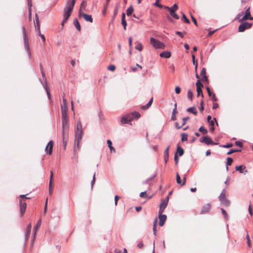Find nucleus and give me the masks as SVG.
Listing matches in <instances>:
<instances>
[{"label": "nucleus", "mask_w": 253, "mask_h": 253, "mask_svg": "<svg viewBox=\"0 0 253 253\" xmlns=\"http://www.w3.org/2000/svg\"><path fill=\"white\" fill-rule=\"evenodd\" d=\"M127 118V120L131 122V121L134 119H138L140 118V115L137 112H133L129 114L125 115Z\"/></svg>", "instance_id": "0eeeda50"}, {"label": "nucleus", "mask_w": 253, "mask_h": 253, "mask_svg": "<svg viewBox=\"0 0 253 253\" xmlns=\"http://www.w3.org/2000/svg\"><path fill=\"white\" fill-rule=\"evenodd\" d=\"M74 6V3L66 1V5L63 9V22H66L69 19Z\"/></svg>", "instance_id": "f257e3e1"}, {"label": "nucleus", "mask_w": 253, "mask_h": 253, "mask_svg": "<svg viewBox=\"0 0 253 253\" xmlns=\"http://www.w3.org/2000/svg\"><path fill=\"white\" fill-rule=\"evenodd\" d=\"M164 8L167 10H173L176 11L178 9L177 5L175 3L172 7H170L167 6H165Z\"/></svg>", "instance_id": "5701e85b"}, {"label": "nucleus", "mask_w": 253, "mask_h": 253, "mask_svg": "<svg viewBox=\"0 0 253 253\" xmlns=\"http://www.w3.org/2000/svg\"><path fill=\"white\" fill-rule=\"evenodd\" d=\"M153 102V98H152L148 102V103L142 107L143 109H147L151 105Z\"/></svg>", "instance_id": "4c0bfd02"}, {"label": "nucleus", "mask_w": 253, "mask_h": 253, "mask_svg": "<svg viewBox=\"0 0 253 253\" xmlns=\"http://www.w3.org/2000/svg\"><path fill=\"white\" fill-rule=\"evenodd\" d=\"M243 167L242 165L238 166L236 167L235 169L236 170L239 171L240 173L245 174L248 172V170L246 167L243 168Z\"/></svg>", "instance_id": "dca6fc26"}, {"label": "nucleus", "mask_w": 253, "mask_h": 253, "mask_svg": "<svg viewBox=\"0 0 253 253\" xmlns=\"http://www.w3.org/2000/svg\"><path fill=\"white\" fill-rule=\"evenodd\" d=\"M95 173H94L93 175V178H92V180H91V188H92L93 185L95 183Z\"/></svg>", "instance_id": "bf43d9fd"}, {"label": "nucleus", "mask_w": 253, "mask_h": 253, "mask_svg": "<svg viewBox=\"0 0 253 253\" xmlns=\"http://www.w3.org/2000/svg\"><path fill=\"white\" fill-rule=\"evenodd\" d=\"M121 23H122V25L123 26L124 30H126V27L127 25V23L125 20V13H122Z\"/></svg>", "instance_id": "412c9836"}, {"label": "nucleus", "mask_w": 253, "mask_h": 253, "mask_svg": "<svg viewBox=\"0 0 253 253\" xmlns=\"http://www.w3.org/2000/svg\"><path fill=\"white\" fill-rule=\"evenodd\" d=\"M107 143L108 144V147H109V148L110 149V151L111 152L115 151L114 148L112 146V143L111 141L110 140H108L107 141Z\"/></svg>", "instance_id": "c9c22d12"}, {"label": "nucleus", "mask_w": 253, "mask_h": 253, "mask_svg": "<svg viewBox=\"0 0 253 253\" xmlns=\"http://www.w3.org/2000/svg\"><path fill=\"white\" fill-rule=\"evenodd\" d=\"M225 199H226L225 196V190L223 189L219 196V201H222V200Z\"/></svg>", "instance_id": "2f4dec72"}, {"label": "nucleus", "mask_w": 253, "mask_h": 253, "mask_svg": "<svg viewBox=\"0 0 253 253\" xmlns=\"http://www.w3.org/2000/svg\"><path fill=\"white\" fill-rule=\"evenodd\" d=\"M157 176V173H155L151 177L147 178L146 180L143 181L142 183L144 184H150L149 181L152 180Z\"/></svg>", "instance_id": "393cba45"}, {"label": "nucleus", "mask_w": 253, "mask_h": 253, "mask_svg": "<svg viewBox=\"0 0 253 253\" xmlns=\"http://www.w3.org/2000/svg\"><path fill=\"white\" fill-rule=\"evenodd\" d=\"M78 15L79 17H83L84 19L87 22H89L90 23L93 22V19L91 16L90 15H88L85 13H83L82 11H81V9H79Z\"/></svg>", "instance_id": "6e6552de"}, {"label": "nucleus", "mask_w": 253, "mask_h": 253, "mask_svg": "<svg viewBox=\"0 0 253 253\" xmlns=\"http://www.w3.org/2000/svg\"><path fill=\"white\" fill-rule=\"evenodd\" d=\"M150 43L155 48L163 49L165 47V44L163 42L154 39V38H151L150 39Z\"/></svg>", "instance_id": "7ed1b4c3"}, {"label": "nucleus", "mask_w": 253, "mask_h": 253, "mask_svg": "<svg viewBox=\"0 0 253 253\" xmlns=\"http://www.w3.org/2000/svg\"><path fill=\"white\" fill-rule=\"evenodd\" d=\"M233 146L232 143H228L225 145L221 146L223 148H230Z\"/></svg>", "instance_id": "e2e57ef3"}, {"label": "nucleus", "mask_w": 253, "mask_h": 253, "mask_svg": "<svg viewBox=\"0 0 253 253\" xmlns=\"http://www.w3.org/2000/svg\"><path fill=\"white\" fill-rule=\"evenodd\" d=\"M199 130L200 132H202L203 134H205L207 133L208 131L207 129H206L203 126H201L199 129Z\"/></svg>", "instance_id": "37998d69"}, {"label": "nucleus", "mask_w": 253, "mask_h": 253, "mask_svg": "<svg viewBox=\"0 0 253 253\" xmlns=\"http://www.w3.org/2000/svg\"><path fill=\"white\" fill-rule=\"evenodd\" d=\"M252 26V24L249 22H245L242 23L239 26L238 31L239 32H243L246 29H250Z\"/></svg>", "instance_id": "423d86ee"}, {"label": "nucleus", "mask_w": 253, "mask_h": 253, "mask_svg": "<svg viewBox=\"0 0 253 253\" xmlns=\"http://www.w3.org/2000/svg\"><path fill=\"white\" fill-rule=\"evenodd\" d=\"M176 153H178L179 156H182L184 154L183 149L178 146L177 147V151Z\"/></svg>", "instance_id": "7c9ffc66"}, {"label": "nucleus", "mask_w": 253, "mask_h": 253, "mask_svg": "<svg viewBox=\"0 0 253 253\" xmlns=\"http://www.w3.org/2000/svg\"><path fill=\"white\" fill-rule=\"evenodd\" d=\"M196 85L197 88H202L203 86L202 84L200 82L199 80H198L196 82Z\"/></svg>", "instance_id": "603ef678"}, {"label": "nucleus", "mask_w": 253, "mask_h": 253, "mask_svg": "<svg viewBox=\"0 0 253 253\" xmlns=\"http://www.w3.org/2000/svg\"><path fill=\"white\" fill-rule=\"evenodd\" d=\"M233 160L232 158L230 157H228L227 158V162H226V165L227 166H230L231 165L232 163Z\"/></svg>", "instance_id": "09e8293b"}, {"label": "nucleus", "mask_w": 253, "mask_h": 253, "mask_svg": "<svg viewBox=\"0 0 253 253\" xmlns=\"http://www.w3.org/2000/svg\"><path fill=\"white\" fill-rule=\"evenodd\" d=\"M181 91V88L179 86H176L175 88V92L176 94L180 93Z\"/></svg>", "instance_id": "052dcab7"}, {"label": "nucleus", "mask_w": 253, "mask_h": 253, "mask_svg": "<svg viewBox=\"0 0 253 253\" xmlns=\"http://www.w3.org/2000/svg\"><path fill=\"white\" fill-rule=\"evenodd\" d=\"M171 56V53L168 51H165L160 54V56L163 58H169Z\"/></svg>", "instance_id": "aec40b11"}, {"label": "nucleus", "mask_w": 253, "mask_h": 253, "mask_svg": "<svg viewBox=\"0 0 253 253\" xmlns=\"http://www.w3.org/2000/svg\"><path fill=\"white\" fill-rule=\"evenodd\" d=\"M19 205H20V211L21 214L22 215H23L26 211L27 204L24 200H20Z\"/></svg>", "instance_id": "9d476101"}, {"label": "nucleus", "mask_w": 253, "mask_h": 253, "mask_svg": "<svg viewBox=\"0 0 253 253\" xmlns=\"http://www.w3.org/2000/svg\"><path fill=\"white\" fill-rule=\"evenodd\" d=\"M192 97H193V93L190 89H189L188 90V93H187V97L189 99L191 100L192 99Z\"/></svg>", "instance_id": "ea45409f"}, {"label": "nucleus", "mask_w": 253, "mask_h": 253, "mask_svg": "<svg viewBox=\"0 0 253 253\" xmlns=\"http://www.w3.org/2000/svg\"><path fill=\"white\" fill-rule=\"evenodd\" d=\"M84 129L81 121H79L77 124V129L76 133H83Z\"/></svg>", "instance_id": "f3484780"}, {"label": "nucleus", "mask_w": 253, "mask_h": 253, "mask_svg": "<svg viewBox=\"0 0 253 253\" xmlns=\"http://www.w3.org/2000/svg\"><path fill=\"white\" fill-rule=\"evenodd\" d=\"M211 209V205L210 204H207L204 205L201 209V214H205L209 212Z\"/></svg>", "instance_id": "ddd939ff"}, {"label": "nucleus", "mask_w": 253, "mask_h": 253, "mask_svg": "<svg viewBox=\"0 0 253 253\" xmlns=\"http://www.w3.org/2000/svg\"><path fill=\"white\" fill-rule=\"evenodd\" d=\"M170 146H169L167 147V148L166 149V150L164 151V160L166 163H167L168 160L169 159V149Z\"/></svg>", "instance_id": "4be33fe9"}, {"label": "nucleus", "mask_w": 253, "mask_h": 253, "mask_svg": "<svg viewBox=\"0 0 253 253\" xmlns=\"http://www.w3.org/2000/svg\"><path fill=\"white\" fill-rule=\"evenodd\" d=\"M235 145L238 146H239L240 147H242L243 146V144L240 141H237L235 142Z\"/></svg>", "instance_id": "0e129e2a"}, {"label": "nucleus", "mask_w": 253, "mask_h": 253, "mask_svg": "<svg viewBox=\"0 0 253 253\" xmlns=\"http://www.w3.org/2000/svg\"><path fill=\"white\" fill-rule=\"evenodd\" d=\"M160 0H156V2L153 4L154 5L159 7V8H164V5L159 4Z\"/></svg>", "instance_id": "58836bf2"}, {"label": "nucleus", "mask_w": 253, "mask_h": 253, "mask_svg": "<svg viewBox=\"0 0 253 253\" xmlns=\"http://www.w3.org/2000/svg\"><path fill=\"white\" fill-rule=\"evenodd\" d=\"M174 126L178 129L181 128L183 126H182V125H179L178 123H175Z\"/></svg>", "instance_id": "69168bd1"}, {"label": "nucleus", "mask_w": 253, "mask_h": 253, "mask_svg": "<svg viewBox=\"0 0 253 253\" xmlns=\"http://www.w3.org/2000/svg\"><path fill=\"white\" fill-rule=\"evenodd\" d=\"M53 172L52 171H50V180H49V188H48V191L50 195H51L52 193V178H53Z\"/></svg>", "instance_id": "a211bd4d"}, {"label": "nucleus", "mask_w": 253, "mask_h": 253, "mask_svg": "<svg viewBox=\"0 0 253 253\" xmlns=\"http://www.w3.org/2000/svg\"><path fill=\"white\" fill-rule=\"evenodd\" d=\"M191 17L192 20L193 22V23H194V24L196 26H197L198 25L196 19L194 18V17L192 14L191 15Z\"/></svg>", "instance_id": "338daca9"}, {"label": "nucleus", "mask_w": 253, "mask_h": 253, "mask_svg": "<svg viewBox=\"0 0 253 253\" xmlns=\"http://www.w3.org/2000/svg\"><path fill=\"white\" fill-rule=\"evenodd\" d=\"M216 122V125H217L218 124L216 121L215 118H213V120H211L209 122H208L211 126H214V123Z\"/></svg>", "instance_id": "49530a36"}, {"label": "nucleus", "mask_w": 253, "mask_h": 253, "mask_svg": "<svg viewBox=\"0 0 253 253\" xmlns=\"http://www.w3.org/2000/svg\"><path fill=\"white\" fill-rule=\"evenodd\" d=\"M31 230V223H30L26 227L25 229V241H27L29 237Z\"/></svg>", "instance_id": "f8f14e48"}, {"label": "nucleus", "mask_w": 253, "mask_h": 253, "mask_svg": "<svg viewBox=\"0 0 253 253\" xmlns=\"http://www.w3.org/2000/svg\"><path fill=\"white\" fill-rule=\"evenodd\" d=\"M221 203L227 206L229 205V201L225 199H224V200H222V201H220Z\"/></svg>", "instance_id": "c03bdc74"}, {"label": "nucleus", "mask_w": 253, "mask_h": 253, "mask_svg": "<svg viewBox=\"0 0 253 253\" xmlns=\"http://www.w3.org/2000/svg\"><path fill=\"white\" fill-rule=\"evenodd\" d=\"M244 13L245 14H244V16L241 19V21H242L243 20H253V17H252L251 15V13H250V7L247 8L246 9V11L245 12V13L244 12Z\"/></svg>", "instance_id": "9b49d317"}, {"label": "nucleus", "mask_w": 253, "mask_h": 253, "mask_svg": "<svg viewBox=\"0 0 253 253\" xmlns=\"http://www.w3.org/2000/svg\"><path fill=\"white\" fill-rule=\"evenodd\" d=\"M42 224V219H40L36 224L34 226L33 229V233H32V242L33 243L35 240L36 235L37 234V231L41 225Z\"/></svg>", "instance_id": "20e7f679"}, {"label": "nucleus", "mask_w": 253, "mask_h": 253, "mask_svg": "<svg viewBox=\"0 0 253 253\" xmlns=\"http://www.w3.org/2000/svg\"><path fill=\"white\" fill-rule=\"evenodd\" d=\"M169 12V14L171 17L173 18L178 19L179 18V17L178 15L175 12V11L173 10H168Z\"/></svg>", "instance_id": "c756f323"}, {"label": "nucleus", "mask_w": 253, "mask_h": 253, "mask_svg": "<svg viewBox=\"0 0 253 253\" xmlns=\"http://www.w3.org/2000/svg\"><path fill=\"white\" fill-rule=\"evenodd\" d=\"M206 90L207 91L208 94L209 96H211L212 95V92H211L209 87L207 86L206 87Z\"/></svg>", "instance_id": "774afa93"}, {"label": "nucleus", "mask_w": 253, "mask_h": 253, "mask_svg": "<svg viewBox=\"0 0 253 253\" xmlns=\"http://www.w3.org/2000/svg\"><path fill=\"white\" fill-rule=\"evenodd\" d=\"M221 211H222V214L224 216V218L225 219H227L228 216H227V215L226 214V211L223 209H222V208L221 209Z\"/></svg>", "instance_id": "5fc2aeb1"}, {"label": "nucleus", "mask_w": 253, "mask_h": 253, "mask_svg": "<svg viewBox=\"0 0 253 253\" xmlns=\"http://www.w3.org/2000/svg\"><path fill=\"white\" fill-rule=\"evenodd\" d=\"M189 119V117H184V118H183L182 119V121H183V123L182 124V126H184L185 125V124H186V121Z\"/></svg>", "instance_id": "4d7b16f0"}, {"label": "nucleus", "mask_w": 253, "mask_h": 253, "mask_svg": "<svg viewBox=\"0 0 253 253\" xmlns=\"http://www.w3.org/2000/svg\"><path fill=\"white\" fill-rule=\"evenodd\" d=\"M197 92L198 95H200V94H201L202 96L203 97L202 88H197Z\"/></svg>", "instance_id": "8fccbe9b"}, {"label": "nucleus", "mask_w": 253, "mask_h": 253, "mask_svg": "<svg viewBox=\"0 0 253 253\" xmlns=\"http://www.w3.org/2000/svg\"><path fill=\"white\" fill-rule=\"evenodd\" d=\"M115 68H116V67H115V65H110L108 67V68H107V69H108L109 70L111 71H115Z\"/></svg>", "instance_id": "3c124183"}, {"label": "nucleus", "mask_w": 253, "mask_h": 253, "mask_svg": "<svg viewBox=\"0 0 253 253\" xmlns=\"http://www.w3.org/2000/svg\"><path fill=\"white\" fill-rule=\"evenodd\" d=\"M136 45L135 46V49L138 51H141L143 49V45L142 43L139 42H135Z\"/></svg>", "instance_id": "a878e982"}, {"label": "nucleus", "mask_w": 253, "mask_h": 253, "mask_svg": "<svg viewBox=\"0 0 253 253\" xmlns=\"http://www.w3.org/2000/svg\"><path fill=\"white\" fill-rule=\"evenodd\" d=\"M200 75H201V77L206 76V69L205 68H202V69L201 71V73H200Z\"/></svg>", "instance_id": "a18cd8bd"}, {"label": "nucleus", "mask_w": 253, "mask_h": 253, "mask_svg": "<svg viewBox=\"0 0 253 253\" xmlns=\"http://www.w3.org/2000/svg\"><path fill=\"white\" fill-rule=\"evenodd\" d=\"M110 0H109L108 1L107 0V2L104 4V9L102 11V14L105 15L106 13V10H107V7H108V1H109Z\"/></svg>", "instance_id": "a19ab883"}, {"label": "nucleus", "mask_w": 253, "mask_h": 253, "mask_svg": "<svg viewBox=\"0 0 253 253\" xmlns=\"http://www.w3.org/2000/svg\"><path fill=\"white\" fill-rule=\"evenodd\" d=\"M200 141L201 143H204L207 145H210V144H212V145H216L217 144V143L214 142L211 137H210L208 136H205L202 137L200 139Z\"/></svg>", "instance_id": "39448f33"}, {"label": "nucleus", "mask_w": 253, "mask_h": 253, "mask_svg": "<svg viewBox=\"0 0 253 253\" xmlns=\"http://www.w3.org/2000/svg\"><path fill=\"white\" fill-rule=\"evenodd\" d=\"M121 122L122 124H129L130 123L125 115L122 117Z\"/></svg>", "instance_id": "c85d7f7f"}, {"label": "nucleus", "mask_w": 253, "mask_h": 253, "mask_svg": "<svg viewBox=\"0 0 253 253\" xmlns=\"http://www.w3.org/2000/svg\"><path fill=\"white\" fill-rule=\"evenodd\" d=\"M83 135V133H76L75 143H76L77 147L78 148H79L80 142L82 139Z\"/></svg>", "instance_id": "4468645a"}, {"label": "nucleus", "mask_w": 253, "mask_h": 253, "mask_svg": "<svg viewBox=\"0 0 253 253\" xmlns=\"http://www.w3.org/2000/svg\"><path fill=\"white\" fill-rule=\"evenodd\" d=\"M168 203L166 202L164 200V199L161 200V203L160 205V207H161V209H166Z\"/></svg>", "instance_id": "473e14b6"}, {"label": "nucleus", "mask_w": 253, "mask_h": 253, "mask_svg": "<svg viewBox=\"0 0 253 253\" xmlns=\"http://www.w3.org/2000/svg\"><path fill=\"white\" fill-rule=\"evenodd\" d=\"M73 23L75 26L76 27L77 30L78 31H80L81 30V27L78 20L77 19H75Z\"/></svg>", "instance_id": "b1692460"}, {"label": "nucleus", "mask_w": 253, "mask_h": 253, "mask_svg": "<svg viewBox=\"0 0 253 253\" xmlns=\"http://www.w3.org/2000/svg\"><path fill=\"white\" fill-rule=\"evenodd\" d=\"M204 109V102L203 101H201V103H200V108L199 109L200 111L201 112L203 111V110Z\"/></svg>", "instance_id": "680f3d73"}, {"label": "nucleus", "mask_w": 253, "mask_h": 253, "mask_svg": "<svg viewBox=\"0 0 253 253\" xmlns=\"http://www.w3.org/2000/svg\"><path fill=\"white\" fill-rule=\"evenodd\" d=\"M182 19L184 20L185 22L187 24L190 23L189 20L186 17L185 14L184 13L182 14Z\"/></svg>", "instance_id": "de8ad7c7"}, {"label": "nucleus", "mask_w": 253, "mask_h": 253, "mask_svg": "<svg viewBox=\"0 0 253 253\" xmlns=\"http://www.w3.org/2000/svg\"><path fill=\"white\" fill-rule=\"evenodd\" d=\"M62 127H63V139H64L65 137V133H64V129L65 127H66L67 124V120L66 119V115L65 112L63 113L62 111Z\"/></svg>", "instance_id": "1a4fd4ad"}, {"label": "nucleus", "mask_w": 253, "mask_h": 253, "mask_svg": "<svg viewBox=\"0 0 253 253\" xmlns=\"http://www.w3.org/2000/svg\"><path fill=\"white\" fill-rule=\"evenodd\" d=\"M22 31L23 35V40H24V47H25V48L29 56L30 57L31 56V53H30V46H29V42H28V38L26 35V29H25V27H24V26L22 27Z\"/></svg>", "instance_id": "f03ea898"}, {"label": "nucleus", "mask_w": 253, "mask_h": 253, "mask_svg": "<svg viewBox=\"0 0 253 253\" xmlns=\"http://www.w3.org/2000/svg\"><path fill=\"white\" fill-rule=\"evenodd\" d=\"M176 113H177V111H176V110H175V108H174L172 110V114H171V120L172 121H175L176 120L175 114H176Z\"/></svg>", "instance_id": "e433bc0d"}, {"label": "nucleus", "mask_w": 253, "mask_h": 253, "mask_svg": "<svg viewBox=\"0 0 253 253\" xmlns=\"http://www.w3.org/2000/svg\"><path fill=\"white\" fill-rule=\"evenodd\" d=\"M133 11V8L132 6H130L126 11V15L127 16L130 15Z\"/></svg>", "instance_id": "72a5a7b5"}, {"label": "nucleus", "mask_w": 253, "mask_h": 253, "mask_svg": "<svg viewBox=\"0 0 253 253\" xmlns=\"http://www.w3.org/2000/svg\"><path fill=\"white\" fill-rule=\"evenodd\" d=\"M34 24L35 25V29L36 31H39L40 30V23H35L34 22Z\"/></svg>", "instance_id": "13d9d810"}, {"label": "nucleus", "mask_w": 253, "mask_h": 253, "mask_svg": "<svg viewBox=\"0 0 253 253\" xmlns=\"http://www.w3.org/2000/svg\"><path fill=\"white\" fill-rule=\"evenodd\" d=\"M53 145V141L51 140L48 143V144H47V145L45 148V151H46L48 147H49L48 154L49 155H51V154L52 153Z\"/></svg>", "instance_id": "6ab92c4d"}, {"label": "nucleus", "mask_w": 253, "mask_h": 253, "mask_svg": "<svg viewBox=\"0 0 253 253\" xmlns=\"http://www.w3.org/2000/svg\"><path fill=\"white\" fill-rule=\"evenodd\" d=\"M181 141H186L188 139V134L186 133H182L181 134Z\"/></svg>", "instance_id": "f704fd0d"}, {"label": "nucleus", "mask_w": 253, "mask_h": 253, "mask_svg": "<svg viewBox=\"0 0 253 253\" xmlns=\"http://www.w3.org/2000/svg\"><path fill=\"white\" fill-rule=\"evenodd\" d=\"M159 224L160 226H163L165 222L167 219V216L165 214H160L159 215Z\"/></svg>", "instance_id": "2eb2a0df"}, {"label": "nucleus", "mask_w": 253, "mask_h": 253, "mask_svg": "<svg viewBox=\"0 0 253 253\" xmlns=\"http://www.w3.org/2000/svg\"><path fill=\"white\" fill-rule=\"evenodd\" d=\"M176 179L177 183L179 185L181 186L184 185V182H182V180H181L180 177L178 173H176Z\"/></svg>", "instance_id": "bb28decb"}, {"label": "nucleus", "mask_w": 253, "mask_h": 253, "mask_svg": "<svg viewBox=\"0 0 253 253\" xmlns=\"http://www.w3.org/2000/svg\"><path fill=\"white\" fill-rule=\"evenodd\" d=\"M85 6H86V3H85V2L83 1V2L81 3V5H80V9H81V11H82V9H85Z\"/></svg>", "instance_id": "864d4df0"}, {"label": "nucleus", "mask_w": 253, "mask_h": 253, "mask_svg": "<svg viewBox=\"0 0 253 253\" xmlns=\"http://www.w3.org/2000/svg\"><path fill=\"white\" fill-rule=\"evenodd\" d=\"M32 7H29L28 8V13H29V18L30 20H31L32 18Z\"/></svg>", "instance_id": "6e6d98bb"}, {"label": "nucleus", "mask_w": 253, "mask_h": 253, "mask_svg": "<svg viewBox=\"0 0 253 253\" xmlns=\"http://www.w3.org/2000/svg\"><path fill=\"white\" fill-rule=\"evenodd\" d=\"M241 149H239V150H237V149H231L230 151H229L227 153V155H230V154H232L233 153L237 152H241Z\"/></svg>", "instance_id": "79ce46f5"}, {"label": "nucleus", "mask_w": 253, "mask_h": 253, "mask_svg": "<svg viewBox=\"0 0 253 253\" xmlns=\"http://www.w3.org/2000/svg\"><path fill=\"white\" fill-rule=\"evenodd\" d=\"M187 112H190L192 113L194 115H197V111L196 110V108L195 107H191L189 108H187L186 109Z\"/></svg>", "instance_id": "cd10ccee"}]
</instances>
